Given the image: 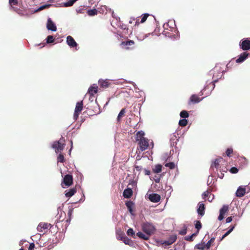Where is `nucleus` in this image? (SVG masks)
<instances>
[{
    "label": "nucleus",
    "instance_id": "obj_34",
    "mask_svg": "<svg viewBox=\"0 0 250 250\" xmlns=\"http://www.w3.org/2000/svg\"><path fill=\"white\" fill-rule=\"evenodd\" d=\"M222 71H223V70H220V72L217 74V75L216 76V77L215 74L213 75V78L214 79V82L217 81V80H215L216 78L217 79L218 78H221L222 76V75H223L222 72Z\"/></svg>",
    "mask_w": 250,
    "mask_h": 250
},
{
    "label": "nucleus",
    "instance_id": "obj_61",
    "mask_svg": "<svg viewBox=\"0 0 250 250\" xmlns=\"http://www.w3.org/2000/svg\"><path fill=\"white\" fill-rule=\"evenodd\" d=\"M82 9H80L77 10V13H82Z\"/></svg>",
    "mask_w": 250,
    "mask_h": 250
},
{
    "label": "nucleus",
    "instance_id": "obj_31",
    "mask_svg": "<svg viewBox=\"0 0 250 250\" xmlns=\"http://www.w3.org/2000/svg\"><path fill=\"white\" fill-rule=\"evenodd\" d=\"M134 42L133 41L130 40L126 42H122V44L125 46H129L134 44Z\"/></svg>",
    "mask_w": 250,
    "mask_h": 250
},
{
    "label": "nucleus",
    "instance_id": "obj_55",
    "mask_svg": "<svg viewBox=\"0 0 250 250\" xmlns=\"http://www.w3.org/2000/svg\"><path fill=\"white\" fill-rule=\"evenodd\" d=\"M123 235H125L124 234H120L117 236V239L119 240H121V238H122V236Z\"/></svg>",
    "mask_w": 250,
    "mask_h": 250
},
{
    "label": "nucleus",
    "instance_id": "obj_8",
    "mask_svg": "<svg viewBox=\"0 0 250 250\" xmlns=\"http://www.w3.org/2000/svg\"><path fill=\"white\" fill-rule=\"evenodd\" d=\"M51 228V224L46 223H40L37 228L38 231L43 232L44 230Z\"/></svg>",
    "mask_w": 250,
    "mask_h": 250
},
{
    "label": "nucleus",
    "instance_id": "obj_60",
    "mask_svg": "<svg viewBox=\"0 0 250 250\" xmlns=\"http://www.w3.org/2000/svg\"><path fill=\"white\" fill-rule=\"evenodd\" d=\"M45 7V5L42 6H41V7L39 8V10H42V9H43Z\"/></svg>",
    "mask_w": 250,
    "mask_h": 250
},
{
    "label": "nucleus",
    "instance_id": "obj_15",
    "mask_svg": "<svg viewBox=\"0 0 250 250\" xmlns=\"http://www.w3.org/2000/svg\"><path fill=\"white\" fill-rule=\"evenodd\" d=\"M205 205L200 202L198 205L197 212L198 214L201 216H203L205 214Z\"/></svg>",
    "mask_w": 250,
    "mask_h": 250
},
{
    "label": "nucleus",
    "instance_id": "obj_4",
    "mask_svg": "<svg viewBox=\"0 0 250 250\" xmlns=\"http://www.w3.org/2000/svg\"><path fill=\"white\" fill-rule=\"evenodd\" d=\"M64 140L61 139L59 141L55 142L52 145V148H54L56 153L61 152L64 147Z\"/></svg>",
    "mask_w": 250,
    "mask_h": 250
},
{
    "label": "nucleus",
    "instance_id": "obj_16",
    "mask_svg": "<svg viewBox=\"0 0 250 250\" xmlns=\"http://www.w3.org/2000/svg\"><path fill=\"white\" fill-rule=\"evenodd\" d=\"M97 91L98 86L96 84H93L88 88V93L91 96H93Z\"/></svg>",
    "mask_w": 250,
    "mask_h": 250
},
{
    "label": "nucleus",
    "instance_id": "obj_19",
    "mask_svg": "<svg viewBox=\"0 0 250 250\" xmlns=\"http://www.w3.org/2000/svg\"><path fill=\"white\" fill-rule=\"evenodd\" d=\"M136 235L140 239H143L145 240H148L150 237V236L149 235H148L147 234H146V233L144 234V233L140 232V231L136 233Z\"/></svg>",
    "mask_w": 250,
    "mask_h": 250
},
{
    "label": "nucleus",
    "instance_id": "obj_1",
    "mask_svg": "<svg viewBox=\"0 0 250 250\" xmlns=\"http://www.w3.org/2000/svg\"><path fill=\"white\" fill-rule=\"evenodd\" d=\"M145 132L143 131H139L137 132L135 140L138 142L140 149L142 151L146 150L149 146L148 140L144 137Z\"/></svg>",
    "mask_w": 250,
    "mask_h": 250
},
{
    "label": "nucleus",
    "instance_id": "obj_13",
    "mask_svg": "<svg viewBox=\"0 0 250 250\" xmlns=\"http://www.w3.org/2000/svg\"><path fill=\"white\" fill-rule=\"evenodd\" d=\"M249 55V53L246 52H243L239 56L238 59L236 60V62L237 63H241L243 62L245 60H246Z\"/></svg>",
    "mask_w": 250,
    "mask_h": 250
},
{
    "label": "nucleus",
    "instance_id": "obj_36",
    "mask_svg": "<svg viewBox=\"0 0 250 250\" xmlns=\"http://www.w3.org/2000/svg\"><path fill=\"white\" fill-rule=\"evenodd\" d=\"M195 228L197 229V233H198V231L199 229H200L202 228V225L200 221H197L195 225Z\"/></svg>",
    "mask_w": 250,
    "mask_h": 250
},
{
    "label": "nucleus",
    "instance_id": "obj_56",
    "mask_svg": "<svg viewBox=\"0 0 250 250\" xmlns=\"http://www.w3.org/2000/svg\"><path fill=\"white\" fill-rule=\"evenodd\" d=\"M70 143H71V148H70V150H69V154H70V152H71V149H72V146H73V143H72V141H71V142H70Z\"/></svg>",
    "mask_w": 250,
    "mask_h": 250
},
{
    "label": "nucleus",
    "instance_id": "obj_47",
    "mask_svg": "<svg viewBox=\"0 0 250 250\" xmlns=\"http://www.w3.org/2000/svg\"><path fill=\"white\" fill-rule=\"evenodd\" d=\"M187 233V229H184L179 232V233L181 235H185Z\"/></svg>",
    "mask_w": 250,
    "mask_h": 250
},
{
    "label": "nucleus",
    "instance_id": "obj_62",
    "mask_svg": "<svg viewBox=\"0 0 250 250\" xmlns=\"http://www.w3.org/2000/svg\"><path fill=\"white\" fill-rule=\"evenodd\" d=\"M223 175H224V174H223V173H221V175H220V176H219V178H223Z\"/></svg>",
    "mask_w": 250,
    "mask_h": 250
},
{
    "label": "nucleus",
    "instance_id": "obj_22",
    "mask_svg": "<svg viewBox=\"0 0 250 250\" xmlns=\"http://www.w3.org/2000/svg\"><path fill=\"white\" fill-rule=\"evenodd\" d=\"M121 240H122L124 243L126 245H131L132 243L131 240L126 237L125 235H123L121 238Z\"/></svg>",
    "mask_w": 250,
    "mask_h": 250
},
{
    "label": "nucleus",
    "instance_id": "obj_28",
    "mask_svg": "<svg viewBox=\"0 0 250 250\" xmlns=\"http://www.w3.org/2000/svg\"><path fill=\"white\" fill-rule=\"evenodd\" d=\"M75 0H70L67 2L63 3L64 7H69L73 5L75 2Z\"/></svg>",
    "mask_w": 250,
    "mask_h": 250
},
{
    "label": "nucleus",
    "instance_id": "obj_49",
    "mask_svg": "<svg viewBox=\"0 0 250 250\" xmlns=\"http://www.w3.org/2000/svg\"><path fill=\"white\" fill-rule=\"evenodd\" d=\"M226 221L227 223H229L231 222L232 221V217H228L226 219Z\"/></svg>",
    "mask_w": 250,
    "mask_h": 250
},
{
    "label": "nucleus",
    "instance_id": "obj_46",
    "mask_svg": "<svg viewBox=\"0 0 250 250\" xmlns=\"http://www.w3.org/2000/svg\"><path fill=\"white\" fill-rule=\"evenodd\" d=\"M232 153V149L231 148H228L226 150V154L228 156H229L230 154Z\"/></svg>",
    "mask_w": 250,
    "mask_h": 250
},
{
    "label": "nucleus",
    "instance_id": "obj_17",
    "mask_svg": "<svg viewBox=\"0 0 250 250\" xmlns=\"http://www.w3.org/2000/svg\"><path fill=\"white\" fill-rule=\"evenodd\" d=\"M246 193V189L245 188L243 187L242 186H240L238 188L236 192V195L237 197H241L244 196V195Z\"/></svg>",
    "mask_w": 250,
    "mask_h": 250
},
{
    "label": "nucleus",
    "instance_id": "obj_41",
    "mask_svg": "<svg viewBox=\"0 0 250 250\" xmlns=\"http://www.w3.org/2000/svg\"><path fill=\"white\" fill-rule=\"evenodd\" d=\"M9 2L11 6L17 4L18 0H9Z\"/></svg>",
    "mask_w": 250,
    "mask_h": 250
},
{
    "label": "nucleus",
    "instance_id": "obj_57",
    "mask_svg": "<svg viewBox=\"0 0 250 250\" xmlns=\"http://www.w3.org/2000/svg\"><path fill=\"white\" fill-rule=\"evenodd\" d=\"M234 227H235V226H231L230 228H229V230L232 231L233 229H234Z\"/></svg>",
    "mask_w": 250,
    "mask_h": 250
},
{
    "label": "nucleus",
    "instance_id": "obj_51",
    "mask_svg": "<svg viewBox=\"0 0 250 250\" xmlns=\"http://www.w3.org/2000/svg\"><path fill=\"white\" fill-rule=\"evenodd\" d=\"M173 21H169L167 23H165L164 26L165 28H166V26H168L169 23L172 24L173 23Z\"/></svg>",
    "mask_w": 250,
    "mask_h": 250
},
{
    "label": "nucleus",
    "instance_id": "obj_32",
    "mask_svg": "<svg viewBox=\"0 0 250 250\" xmlns=\"http://www.w3.org/2000/svg\"><path fill=\"white\" fill-rule=\"evenodd\" d=\"M215 240V238H211V239L210 240H209L207 244H206V249L207 250H208L210 248V246H211V244L213 242V241H214Z\"/></svg>",
    "mask_w": 250,
    "mask_h": 250
},
{
    "label": "nucleus",
    "instance_id": "obj_20",
    "mask_svg": "<svg viewBox=\"0 0 250 250\" xmlns=\"http://www.w3.org/2000/svg\"><path fill=\"white\" fill-rule=\"evenodd\" d=\"M132 194V191L130 188H126L123 192V196L126 198H130Z\"/></svg>",
    "mask_w": 250,
    "mask_h": 250
},
{
    "label": "nucleus",
    "instance_id": "obj_53",
    "mask_svg": "<svg viewBox=\"0 0 250 250\" xmlns=\"http://www.w3.org/2000/svg\"><path fill=\"white\" fill-rule=\"evenodd\" d=\"M228 235V234L226 232L221 237V240H222L225 237Z\"/></svg>",
    "mask_w": 250,
    "mask_h": 250
},
{
    "label": "nucleus",
    "instance_id": "obj_9",
    "mask_svg": "<svg viewBox=\"0 0 250 250\" xmlns=\"http://www.w3.org/2000/svg\"><path fill=\"white\" fill-rule=\"evenodd\" d=\"M66 43L68 46L71 48L77 47L78 45L77 43L71 36H68L67 37Z\"/></svg>",
    "mask_w": 250,
    "mask_h": 250
},
{
    "label": "nucleus",
    "instance_id": "obj_12",
    "mask_svg": "<svg viewBox=\"0 0 250 250\" xmlns=\"http://www.w3.org/2000/svg\"><path fill=\"white\" fill-rule=\"evenodd\" d=\"M73 182L72 175L67 174L63 178V183L66 186H70Z\"/></svg>",
    "mask_w": 250,
    "mask_h": 250
},
{
    "label": "nucleus",
    "instance_id": "obj_25",
    "mask_svg": "<svg viewBox=\"0 0 250 250\" xmlns=\"http://www.w3.org/2000/svg\"><path fill=\"white\" fill-rule=\"evenodd\" d=\"M195 249L204 250L205 249H206V246L205 243L198 244L195 246Z\"/></svg>",
    "mask_w": 250,
    "mask_h": 250
},
{
    "label": "nucleus",
    "instance_id": "obj_42",
    "mask_svg": "<svg viewBox=\"0 0 250 250\" xmlns=\"http://www.w3.org/2000/svg\"><path fill=\"white\" fill-rule=\"evenodd\" d=\"M238 171V169L235 167H231L230 169V172L232 173H236Z\"/></svg>",
    "mask_w": 250,
    "mask_h": 250
},
{
    "label": "nucleus",
    "instance_id": "obj_18",
    "mask_svg": "<svg viewBox=\"0 0 250 250\" xmlns=\"http://www.w3.org/2000/svg\"><path fill=\"white\" fill-rule=\"evenodd\" d=\"M98 83L100 86L103 88H106L110 85L109 80L107 79L105 80H99Z\"/></svg>",
    "mask_w": 250,
    "mask_h": 250
},
{
    "label": "nucleus",
    "instance_id": "obj_33",
    "mask_svg": "<svg viewBox=\"0 0 250 250\" xmlns=\"http://www.w3.org/2000/svg\"><path fill=\"white\" fill-rule=\"evenodd\" d=\"M165 166L166 167H169L170 169H173L174 167H175V164L173 163V162H170V163H166L165 164Z\"/></svg>",
    "mask_w": 250,
    "mask_h": 250
},
{
    "label": "nucleus",
    "instance_id": "obj_59",
    "mask_svg": "<svg viewBox=\"0 0 250 250\" xmlns=\"http://www.w3.org/2000/svg\"><path fill=\"white\" fill-rule=\"evenodd\" d=\"M212 176L211 175H210L208 176V183L210 179L211 178V179H212Z\"/></svg>",
    "mask_w": 250,
    "mask_h": 250
},
{
    "label": "nucleus",
    "instance_id": "obj_43",
    "mask_svg": "<svg viewBox=\"0 0 250 250\" xmlns=\"http://www.w3.org/2000/svg\"><path fill=\"white\" fill-rule=\"evenodd\" d=\"M154 181L157 183H159L160 182V177L158 176H155V177L153 178Z\"/></svg>",
    "mask_w": 250,
    "mask_h": 250
},
{
    "label": "nucleus",
    "instance_id": "obj_29",
    "mask_svg": "<svg viewBox=\"0 0 250 250\" xmlns=\"http://www.w3.org/2000/svg\"><path fill=\"white\" fill-rule=\"evenodd\" d=\"M180 117L182 118L186 119L188 118L189 116L188 113L186 110H183L180 113Z\"/></svg>",
    "mask_w": 250,
    "mask_h": 250
},
{
    "label": "nucleus",
    "instance_id": "obj_54",
    "mask_svg": "<svg viewBox=\"0 0 250 250\" xmlns=\"http://www.w3.org/2000/svg\"><path fill=\"white\" fill-rule=\"evenodd\" d=\"M130 83H132V84L133 85V86H134V88H135V89H138V88H137V86L136 84L134 83H133V82H130Z\"/></svg>",
    "mask_w": 250,
    "mask_h": 250
},
{
    "label": "nucleus",
    "instance_id": "obj_23",
    "mask_svg": "<svg viewBox=\"0 0 250 250\" xmlns=\"http://www.w3.org/2000/svg\"><path fill=\"white\" fill-rule=\"evenodd\" d=\"M65 196L66 197H70L72 196L76 192V190L75 188L70 189L68 191H65Z\"/></svg>",
    "mask_w": 250,
    "mask_h": 250
},
{
    "label": "nucleus",
    "instance_id": "obj_21",
    "mask_svg": "<svg viewBox=\"0 0 250 250\" xmlns=\"http://www.w3.org/2000/svg\"><path fill=\"white\" fill-rule=\"evenodd\" d=\"M202 99H200L196 95H192L190 98V102L194 103L200 102Z\"/></svg>",
    "mask_w": 250,
    "mask_h": 250
},
{
    "label": "nucleus",
    "instance_id": "obj_35",
    "mask_svg": "<svg viewBox=\"0 0 250 250\" xmlns=\"http://www.w3.org/2000/svg\"><path fill=\"white\" fill-rule=\"evenodd\" d=\"M64 160V158L62 154H60L58 155V158H57L58 162L63 163Z\"/></svg>",
    "mask_w": 250,
    "mask_h": 250
},
{
    "label": "nucleus",
    "instance_id": "obj_11",
    "mask_svg": "<svg viewBox=\"0 0 250 250\" xmlns=\"http://www.w3.org/2000/svg\"><path fill=\"white\" fill-rule=\"evenodd\" d=\"M46 27L48 30L52 31H56L57 30L55 24L52 21L50 18H48L47 20Z\"/></svg>",
    "mask_w": 250,
    "mask_h": 250
},
{
    "label": "nucleus",
    "instance_id": "obj_6",
    "mask_svg": "<svg viewBox=\"0 0 250 250\" xmlns=\"http://www.w3.org/2000/svg\"><path fill=\"white\" fill-rule=\"evenodd\" d=\"M240 46L243 50H249L250 49V38L242 40L240 42Z\"/></svg>",
    "mask_w": 250,
    "mask_h": 250
},
{
    "label": "nucleus",
    "instance_id": "obj_27",
    "mask_svg": "<svg viewBox=\"0 0 250 250\" xmlns=\"http://www.w3.org/2000/svg\"><path fill=\"white\" fill-rule=\"evenodd\" d=\"M126 206L129 210V211L130 212V213L131 214H133V210H132V206H133V204L131 202H128L127 203H126Z\"/></svg>",
    "mask_w": 250,
    "mask_h": 250
},
{
    "label": "nucleus",
    "instance_id": "obj_24",
    "mask_svg": "<svg viewBox=\"0 0 250 250\" xmlns=\"http://www.w3.org/2000/svg\"><path fill=\"white\" fill-rule=\"evenodd\" d=\"M162 166L161 165H157L155 166L154 168L153 169V171L155 173H159L162 171Z\"/></svg>",
    "mask_w": 250,
    "mask_h": 250
},
{
    "label": "nucleus",
    "instance_id": "obj_26",
    "mask_svg": "<svg viewBox=\"0 0 250 250\" xmlns=\"http://www.w3.org/2000/svg\"><path fill=\"white\" fill-rule=\"evenodd\" d=\"M87 14L90 16H93L97 14V10L96 9H89L87 11Z\"/></svg>",
    "mask_w": 250,
    "mask_h": 250
},
{
    "label": "nucleus",
    "instance_id": "obj_64",
    "mask_svg": "<svg viewBox=\"0 0 250 250\" xmlns=\"http://www.w3.org/2000/svg\"><path fill=\"white\" fill-rule=\"evenodd\" d=\"M112 16L113 17L115 18V14L113 11L112 12Z\"/></svg>",
    "mask_w": 250,
    "mask_h": 250
},
{
    "label": "nucleus",
    "instance_id": "obj_48",
    "mask_svg": "<svg viewBox=\"0 0 250 250\" xmlns=\"http://www.w3.org/2000/svg\"><path fill=\"white\" fill-rule=\"evenodd\" d=\"M185 239L187 241H192V236H187L185 237Z\"/></svg>",
    "mask_w": 250,
    "mask_h": 250
},
{
    "label": "nucleus",
    "instance_id": "obj_39",
    "mask_svg": "<svg viewBox=\"0 0 250 250\" xmlns=\"http://www.w3.org/2000/svg\"><path fill=\"white\" fill-rule=\"evenodd\" d=\"M127 234L128 236H133L135 235V232L132 229H129L127 231Z\"/></svg>",
    "mask_w": 250,
    "mask_h": 250
},
{
    "label": "nucleus",
    "instance_id": "obj_45",
    "mask_svg": "<svg viewBox=\"0 0 250 250\" xmlns=\"http://www.w3.org/2000/svg\"><path fill=\"white\" fill-rule=\"evenodd\" d=\"M35 248V244L34 243H31L29 245L28 250H34Z\"/></svg>",
    "mask_w": 250,
    "mask_h": 250
},
{
    "label": "nucleus",
    "instance_id": "obj_10",
    "mask_svg": "<svg viewBox=\"0 0 250 250\" xmlns=\"http://www.w3.org/2000/svg\"><path fill=\"white\" fill-rule=\"evenodd\" d=\"M149 200L153 203H157L160 201L161 196L157 193H151L148 195Z\"/></svg>",
    "mask_w": 250,
    "mask_h": 250
},
{
    "label": "nucleus",
    "instance_id": "obj_7",
    "mask_svg": "<svg viewBox=\"0 0 250 250\" xmlns=\"http://www.w3.org/2000/svg\"><path fill=\"white\" fill-rule=\"evenodd\" d=\"M229 210V206L228 205H224L222 208L220 209L219 215L218 219L221 221L223 219L224 215Z\"/></svg>",
    "mask_w": 250,
    "mask_h": 250
},
{
    "label": "nucleus",
    "instance_id": "obj_37",
    "mask_svg": "<svg viewBox=\"0 0 250 250\" xmlns=\"http://www.w3.org/2000/svg\"><path fill=\"white\" fill-rule=\"evenodd\" d=\"M125 109L124 108L122 109L121 110L117 117V119L118 121H119L120 120V118L125 114Z\"/></svg>",
    "mask_w": 250,
    "mask_h": 250
},
{
    "label": "nucleus",
    "instance_id": "obj_52",
    "mask_svg": "<svg viewBox=\"0 0 250 250\" xmlns=\"http://www.w3.org/2000/svg\"><path fill=\"white\" fill-rule=\"evenodd\" d=\"M145 174L146 175H149L150 174V171L148 170H145Z\"/></svg>",
    "mask_w": 250,
    "mask_h": 250
},
{
    "label": "nucleus",
    "instance_id": "obj_30",
    "mask_svg": "<svg viewBox=\"0 0 250 250\" xmlns=\"http://www.w3.org/2000/svg\"><path fill=\"white\" fill-rule=\"evenodd\" d=\"M188 121L186 119H183L179 121V125L181 126H185L187 125Z\"/></svg>",
    "mask_w": 250,
    "mask_h": 250
},
{
    "label": "nucleus",
    "instance_id": "obj_40",
    "mask_svg": "<svg viewBox=\"0 0 250 250\" xmlns=\"http://www.w3.org/2000/svg\"><path fill=\"white\" fill-rule=\"evenodd\" d=\"M148 16H149V14H147V13L144 14L141 18V23L144 22L147 19Z\"/></svg>",
    "mask_w": 250,
    "mask_h": 250
},
{
    "label": "nucleus",
    "instance_id": "obj_38",
    "mask_svg": "<svg viewBox=\"0 0 250 250\" xmlns=\"http://www.w3.org/2000/svg\"><path fill=\"white\" fill-rule=\"evenodd\" d=\"M54 42V38L52 36H48L46 38V42L48 43H52Z\"/></svg>",
    "mask_w": 250,
    "mask_h": 250
},
{
    "label": "nucleus",
    "instance_id": "obj_44",
    "mask_svg": "<svg viewBox=\"0 0 250 250\" xmlns=\"http://www.w3.org/2000/svg\"><path fill=\"white\" fill-rule=\"evenodd\" d=\"M209 193H210L209 192H208V191L204 192L202 194L203 198L205 199L207 197H208L209 195Z\"/></svg>",
    "mask_w": 250,
    "mask_h": 250
},
{
    "label": "nucleus",
    "instance_id": "obj_2",
    "mask_svg": "<svg viewBox=\"0 0 250 250\" xmlns=\"http://www.w3.org/2000/svg\"><path fill=\"white\" fill-rule=\"evenodd\" d=\"M142 229L145 233L149 236L153 234L156 230L155 226L152 224L148 222L144 223L142 225Z\"/></svg>",
    "mask_w": 250,
    "mask_h": 250
},
{
    "label": "nucleus",
    "instance_id": "obj_5",
    "mask_svg": "<svg viewBox=\"0 0 250 250\" xmlns=\"http://www.w3.org/2000/svg\"><path fill=\"white\" fill-rule=\"evenodd\" d=\"M83 108V101L78 102L76 104L73 118L75 120H77L78 116Z\"/></svg>",
    "mask_w": 250,
    "mask_h": 250
},
{
    "label": "nucleus",
    "instance_id": "obj_3",
    "mask_svg": "<svg viewBox=\"0 0 250 250\" xmlns=\"http://www.w3.org/2000/svg\"><path fill=\"white\" fill-rule=\"evenodd\" d=\"M225 163L224 160L222 158H219L215 160L214 162L211 164L210 168L214 171V168L216 169V171L219 170L220 171H223L226 172L227 168L224 167V168H221L220 164Z\"/></svg>",
    "mask_w": 250,
    "mask_h": 250
},
{
    "label": "nucleus",
    "instance_id": "obj_50",
    "mask_svg": "<svg viewBox=\"0 0 250 250\" xmlns=\"http://www.w3.org/2000/svg\"><path fill=\"white\" fill-rule=\"evenodd\" d=\"M213 195H212L211 194L209 193V195L208 196V201H209V202H211L212 199H213Z\"/></svg>",
    "mask_w": 250,
    "mask_h": 250
},
{
    "label": "nucleus",
    "instance_id": "obj_63",
    "mask_svg": "<svg viewBox=\"0 0 250 250\" xmlns=\"http://www.w3.org/2000/svg\"><path fill=\"white\" fill-rule=\"evenodd\" d=\"M231 231L229 229L226 232L228 234V235L231 232Z\"/></svg>",
    "mask_w": 250,
    "mask_h": 250
},
{
    "label": "nucleus",
    "instance_id": "obj_58",
    "mask_svg": "<svg viewBox=\"0 0 250 250\" xmlns=\"http://www.w3.org/2000/svg\"><path fill=\"white\" fill-rule=\"evenodd\" d=\"M219 70V68L218 67V66H216L214 68V71H218Z\"/></svg>",
    "mask_w": 250,
    "mask_h": 250
},
{
    "label": "nucleus",
    "instance_id": "obj_14",
    "mask_svg": "<svg viewBox=\"0 0 250 250\" xmlns=\"http://www.w3.org/2000/svg\"><path fill=\"white\" fill-rule=\"evenodd\" d=\"M176 239H177L176 236L172 235L169 238V239L165 241L163 243V244L165 246H168L171 245L176 240Z\"/></svg>",
    "mask_w": 250,
    "mask_h": 250
}]
</instances>
